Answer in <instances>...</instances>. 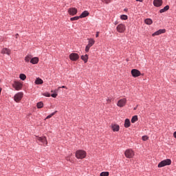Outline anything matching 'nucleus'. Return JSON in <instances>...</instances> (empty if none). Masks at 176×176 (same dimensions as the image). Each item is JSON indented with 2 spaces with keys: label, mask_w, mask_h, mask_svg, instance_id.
<instances>
[{
  "label": "nucleus",
  "mask_w": 176,
  "mask_h": 176,
  "mask_svg": "<svg viewBox=\"0 0 176 176\" xmlns=\"http://www.w3.org/2000/svg\"><path fill=\"white\" fill-rule=\"evenodd\" d=\"M75 156L78 160H82L86 157L87 153L84 150H78L75 153Z\"/></svg>",
  "instance_id": "1"
},
{
  "label": "nucleus",
  "mask_w": 176,
  "mask_h": 176,
  "mask_svg": "<svg viewBox=\"0 0 176 176\" xmlns=\"http://www.w3.org/2000/svg\"><path fill=\"white\" fill-rule=\"evenodd\" d=\"M124 156L127 159H133L134 157V151L131 148L125 150Z\"/></svg>",
  "instance_id": "2"
},
{
  "label": "nucleus",
  "mask_w": 176,
  "mask_h": 176,
  "mask_svg": "<svg viewBox=\"0 0 176 176\" xmlns=\"http://www.w3.org/2000/svg\"><path fill=\"white\" fill-rule=\"evenodd\" d=\"M36 141H37L38 143H42L43 144L47 146V140L46 136H43V137L36 136Z\"/></svg>",
  "instance_id": "3"
},
{
  "label": "nucleus",
  "mask_w": 176,
  "mask_h": 176,
  "mask_svg": "<svg viewBox=\"0 0 176 176\" xmlns=\"http://www.w3.org/2000/svg\"><path fill=\"white\" fill-rule=\"evenodd\" d=\"M170 164H171V160L166 159L159 163L158 168H163L166 166H170Z\"/></svg>",
  "instance_id": "4"
},
{
  "label": "nucleus",
  "mask_w": 176,
  "mask_h": 176,
  "mask_svg": "<svg viewBox=\"0 0 176 176\" xmlns=\"http://www.w3.org/2000/svg\"><path fill=\"white\" fill-rule=\"evenodd\" d=\"M87 41H89V44H87V47H85V52H89V49L94 46V43H96V41H94V38H87Z\"/></svg>",
  "instance_id": "5"
},
{
  "label": "nucleus",
  "mask_w": 176,
  "mask_h": 176,
  "mask_svg": "<svg viewBox=\"0 0 176 176\" xmlns=\"http://www.w3.org/2000/svg\"><path fill=\"white\" fill-rule=\"evenodd\" d=\"M12 87L15 89L16 91L21 90L23 87V84L19 81H14L12 84Z\"/></svg>",
  "instance_id": "6"
},
{
  "label": "nucleus",
  "mask_w": 176,
  "mask_h": 176,
  "mask_svg": "<svg viewBox=\"0 0 176 176\" xmlns=\"http://www.w3.org/2000/svg\"><path fill=\"white\" fill-rule=\"evenodd\" d=\"M116 30L119 33H124V32L126 31V25L122 23L119 24L117 25Z\"/></svg>",
  "instance_id": "7"
},
{
  "label": "nucleus",
  "mask_w": 176,
  "mask_h": 176,
  "mask_svg": "<svg viewBox=\"0 0 176 176\" xmlns=\"http://www.w3.org/2000/svg\"><path fill=\"white\" fill-rule=\"evenodd\" d=\"M23 98V92H18L14 96V101L16 102H19L22 100Z\"/></svg>",
  "instance_id": "8"
},
{
  "label": "nucleus",
  "mask_w": 176,
  "mask_h": 176,
  "mask_svg": "<svg viewBox=\"0 0 176 176\" xmlns=\"http://www.w3.org/2000/svg\"><path fill=\"white\" fill-rule=\"evenodd\" d=\"M126 104V99L122 98L118 100V102H117V106L119 107L120 108H122L124 107Z\"/></svg>",
  "instance_id": "9"
},
{
  "label": "nucleus",
  "mask_w": 176,
  "mask_h": 176,
  "mask_svg": "<svg viewBox=\"0 0 176 176\" xmlns=\"http://www.w3.org/2000/svg\"><path fill=\"white\" fill-rule=\"evenodd\" d=\"M69 59L72 61H76L79 59V55L78 53H72L69 55Z\"/></svg>",
  "instance_id": "10"
},
{
  "label": "nucleus",
  "mask_w": 176,
  "mask_h": 176,
  "mask_svg": "<svg viewBox=\"0 0 176 176\" xmlns=\"http://www.w3.org/2000/svg\"><path fill=\"white\" fill-rule=\"evenodd\" d=\"M131 74H132V76H133L134 78H137L141 76L140 71H139L137 69H133L131 70Z\"/></svg>",
  "instance_id": "11"
},
{
  "label": "nucleus",
  "mask_w": 176,
  "mask_h": 176,
  "mask_svg": "<svg viewBox=\"0 0 176 176\" xmlns=\"http://www.w3.org/2000/svg\"><path fill=\"white\" fill-rule=\"evenodd\" d=\"M153 5H154V6L159 8V7L162 6V5H163V1L162 0H154Z\"/></svg>",
  "instance_id": "12"
},
{
  "label": "nucleus",
  "mask_w": 176,
  "mask_h": 176,
  "mask_svg": "<svg viewBox=\"0 0 176 176\" xmlns=\"http://www.w3.org/2000/svg\"><path fill=\"white\" fill-rule=\"evenodd\" d=\"M68 12L69 15L74 16L77 14V9L74 8H69Z\"/></svg>",
  "instance_id": "13"
},
{
  "label": "nucleus",
  "mask_w": 176,
  "mask_h": 176,
  "mask_svg": "<svg viewBox=\"0 0 176 176\" xmlns=\"http://www.w3.org/2000/svg\"><path fill=\"white\" fill-rule=\"evenodd\" d=\"M165 32H166V30L165 29H164V30H159L158 31L155 32L153 34H152V36H158V35H160V34H164Z\"/></svg>",
  "instance_id": "14"
},
{
  "label": "nucleus",
  "mask_w": 176,
  "mask_h": 176,
  "mask_svg": "<svg viewBox=\"0 0 176 176\" xmlns=\"http://www.w3.org/2000/svg\"><path fill=\"white\" fill-rule=\"evenodd\" d=\"M39 62V58L38 57H34L30 60V63L32 65H36L38 64Z\"/></svg>",
  "instance_id": "15"
},
{
  "label": "nucleus",
  "mask_w": 176,
  "mask_h": 176,
  "mask_svg": "<svg viewBox=\"0 0 176 176\" xmlns=\"http://www.w3.org/2000/svg\"><path fill=\"white\" fill-rule=\"evenodd\" d=\"M120 129V126H119V125L117 124H112L111 125V129L112 131H113L114 132L116 131H119V129Z\"/></svg>",
  "instance_id": "16"
},
{
  "label": "nucleus",
  "mask_w": 176,
  "mask_h": 176,
  "mask_svg": "<svg viewBox=\"0 0 176 176\" xmlns=\"http://www.w3.org/2000/svg\"><path fill=\"white\" fill-rule=\"evenodd\" d=\"M124 126L125 129H128L129 126H131V121H129V119H125Z\"/></svg>",
  "instance_id": "17"
},
{
  "label": "nucleus",
  "mask_w": 176,
  "mask_h": 176,
  "mask_svg": "<svg viewBox=\"0 0 176 176\" xmlns=\"http://www.w3.org/2000/svg\"><path fill=\"white\" fill-rule=\"evenodd\" d=\"M1 53H2V54H8L10 55V50H8V48H3L2 50V51H1Z\"/></svg>",
  "instance_id": "18"
},
{
  "label": "nucleus",
  "mask_w": 176,
  "mask_h": 176,
  "mask_svg": "<svg viewBox=\"0 0 176 176\" xmlns=\"http://www.w3.org/2000/svg\"><path fill=\"white\" fill-rule=\"evenodd\" d=\"M35 84L37 85H42V84H43V80H42L41 78H36Z\"/></svg>",
  "instance_id": "19"
},
{
  "label": "nucleus",
  "mask_w": 176,
  "mask_h": 176,
  "mask_svg": "<svg viewBox=\"0 0 176 176\" xmlns=\"http://www.w3.org/2000/svg\"><path fill=\"white\" fill-rule=\"evenodd\" d=\"M89 13L87 11H85L82 12L81 15L79 16V17H80L81 19L87 17V16H89Z\"/></svg>",
  "instance_id": "20"
},
{
  "label": "nucleus",
  "mask_w": 176,
  "mask_h": 176,
  "mask_svg": "<svg viewBox=\"0 0 176 176\" xmlns=\"http://www.w3.org/2000/svg\"><path fill=\"white\" fill-rule=\"evenodd\" d=\"M168 10H170V6H166L164 7V8L160 10V13L166 12L168 11Z\"/></svg>",
  "instance_id": "21"
},
{
  "label": "nucleus",
  "mask_w": 176,
  "mask_h": 176,
  "mask_svg": "<svg viewBox=\"0 0 176 176\" xmlns=\"http://www.w3.org/2000/svg\"><path fill=\"white\" fill-rule=\"evenodd\" d=\"M81 59L85 62V63H87V60L89 59V56L87 54L82 55L81 56Z\"/></svg>",
  "instance_id": "22"
},
{
  "label": "nucleus",
  "mask_w": 176,
  "mask_h": 176,
  "mask_svg": "<svg viewBox=\"0 0 176 176\" xmlns=\"http://www.w3.org/2000/svg\"><path fill=\"white\" fill-rule=\"evenodd\" d=\"M58 92V89H56L54 91H52V93H53L50 96L52 98H56L57 97V93Z\"/></svg>",
  "instance_id": "23"
},
{
  "label": "nucleus",
  "mask_w": 176,
  "mask_h": 176,
  "mask_svg": "<svg viewBox=\"0 0 176 176\" xmlns=\"http://www.w3.org/2000/svg\"><path fill=\"white\" fill-rule=\"evenodd\" d=\"M32 59V55H28L25 58V62L29 63Z\"/></svg>",
  "instance_id": "24"
},
{
  "label": "nucleus",
  "mask_w": 176,
  "mask_h": 176,
  "mask_svg": "<svg viewBox=\"0 0 176 176\" xmlns=\"http://www.w3.org/2000/svg\"><path fill=\"white\" fill-rule=\"evenodd\" d=\"M144 23L151 25V24H153V20H151V19H146V20H144Z\"/></svg>",
  "instance_id": "25"
},
{
  "label": "nucleus",
  "mask_w": 176,
  "mask_h": 176,
  "mask_svg": "<svg viewBox=\"0 0 176 176\" xmlns=\"http://www.w3.org/2000/svg\"><path fill=\"white\" fill-rule=\"evenodd\" d=\"M137 121H138V116H134L132 117L131 123H135Z\"/></svg>",
  "instance_id": "26"
},
{
  "label": "nucleus",
  "mask_w": 176,
  "mask_h": 176,
  "mask_svg": "<svg viewBox=\"0 0 176 176\" xmlns=\"http://www.w3.org/2000/svg\"><path fill=\"white\" fill-rule=\"evenodd\" d=\"M19 78L21 80H26L27 77H26L25 74H20Z\"/></svg>",
  "instance_id": "27"
},
{
  "label": "nucleus",
  "mask_w": 176,
  "mask_h": 176,
  "mask_svg": "<svg viewBox=\"0 0 176 176\" xmlns=\"http://www.w3.org/2000/svg\"><path fill=\"white\" fill-rule=\"evenodd\" d=\"M43 107V102H39L37 103V108L42 109Z\"/></svg>",
  "instance_id": "28"
},
{
  "label": "nucleus",
  "mask_w": 176,
  "mask_h": 176,
  "mask_svg": "<svg viewBox=\"0 0 176 176\" xmlns=\"http://www.w3.org/2000/svg\"><path fill=\"white\" fill-rule=\"evenodd\" d=\"M79 19H81V17L80 16L72 17V18H70V21H78Z\"/></svg>",
  "instance_id": "29"
},
{
  "label": "nucleus",
  "mask_w": 176,
  "mask_h": 176,
  "mask_svg": "<svg viewBox=\"0 0 176 176\" xmlns=\"http://www.w3.org/2000/svg\"><path fill=\"white\" fill-rule=\"evenodd\" d=\"M109 173L108 171L106 172H102L101 174H100V176H109Z\"/></svg>",
  "instance_id": "30"
},
{
  "label": "nucleus",
  "mask_w": 176,
  "mask_h": 176,
  "mask_svg": "<svg viewBox=\"0 0 176 176\" xmlns=\"http://www.w3.org/2000/svg\"><path fill=\"white\" fill-rule=\"evenodd\" d=\"M120 19H121L122 20L126 21V19H128V16H127V15L122 14V15H121Z\"/></svg>",
  "instance_id": "31"
},
{
  "label": "nucleus",
  "mask_w": 176,
  "mask_h": 176,
  "mask_svg": "<svg viewBox=\"0 0 176 176\" xmlns=\"http://www.w3.org/2000/svg\"><path fill=\"white\" fill-rule=\"evenodd\" d=\"M56 111L53 112L52 114H50L47 116V118H45V119H50V118H52V116H54L56 114Z\"/></svg>",
  "instance_id": "32"
},
{
  "label": "nucleus",
  "mask_w": 176,
  "mask_h": 176,
  "mask_svg": "<svg viewBox=\"0 0 176 176\" xmlns=\"http://www.w3.org/2000/svg\"><path fill=\"white\" fill-rule=\"evenodd\" d=\"M142 141H147L148 140V137L147 135H144L142 138Z\"/></svg>",
  "instance_id": "33"
},
{
  "label": "nucleus",
  "mask_w": 176,
  "mask_h": 176,
  "mask_svg": "<svg viewBox=\"0 0 176 176\" xmlns=\"http://www.w3.org/2000/svg\"><path fill=\"white\" fill-rule=\"evenodd\" d=\"M102 3H106L107 4L111 3V0H102Z\"/></svg>",
  "instance_id": "34"
},
{
  "label": "nucleus",
  "mask_w": 176,
  "mask_h": 176,
  "mask_svg": "<svg viewBox=\"0 0 176 176\" xmlns=\"http://www.w3.org/2000/svg\"><path fill=\"white\" fill-rule=\"evenodd\" d=\"M44 96H45V97H47V98H50V94L49 93H45V94H44Z\"/></svg>",
  "instance_id": "35"
},
{
  "label": "nucleus",
  "mask_w": 176,
  "mask_h": 176,
  "mask_svg": "<svg viewBox=\"0 0 176 176\" xmlns=\"http://www.w3.org/2000/svg\"><path fill=\"white\" fill-rule=\"evenodd\" d=\"M67 89L66 86H62V87H58V89Z\"/></svg>",
  "instance_id": "36"
},
{
  "label": "nucleus",
  "mask_w": 176,
  "mask_h": 176,
  "mask_svg": "<svg viewBox=\"0 0 176 176\" xmlns=\"http://www.w3.org/2000/svg\"><path fill=\"white\" fill-rule=\"evenodd\" d=\"M98 36H99V32H96V38H98Z\"/></svg>",
  "instance_id": "37"
},
{
  "label": "nucleus",
  "mask_w": 176,
  "mask_h": 176,
  "mask_svg": "<svg viewBox=\"0 0 176 176\" xmlns=\"http://www.w3.org/2000/svg\"><path fill=\"white\" fill-rule=\"evenodd\" d=\"M173 136H174V138L176 139V131H175V132H174V133H173Z\"/></svg>",
  "instance_id": "38"
},
{
  "label": "nucleus",
  "mask_w": 176,
  "mask_h": 176,
  "mask_svg": "<svg viewBox=\"0 0 176 176\" xmlns=\"http://www.w3.org/2000/svg\"><path fill=\"white\" fill-rule=\"evenodd\" d=\"M144 0H136L137 2H143Z\"/></svg>",
  "instance_id": "39"
},
{
  "label": "nucleus",
  "mask_w": 176,
  "mask_h": 176,
  "mask_svg": "<svg viewBox=\"0 0 176 176\" xmlns=\"http://www.w3.org/2000/svg\"><path fill=\"white\" fill-rule=\"evenodd\" d=\"M111 102V99H107V102L110 103Z\"/></svg>",
  "instance_id": "40"
},
{
  "label": "nucleus",
  "mask_w": 176,
  "mask_h": 176,
  "mask_svg": "<svg viewBox=\"0 0 176 176\" xmlns=\"http://www.w3.org/2000/svg\"><path fill=\"white\" fill-rule=\"evenodd\" d=\"M2 89L0 87V94H1Z\"/></svg>",
  "instance_id": "41"
},
{
  "label": "nucleus",
  "mask_w": 176,
  "mask_h": 176,
  "mask_svg": "<svg viewBox=\"0 0 176 176\" xmlns=\"http://www.w3.org/2000/svg\"><path fill=\"white\" fill-rule=\"evenodd\" d=\"M67 160H69V157H67Z\"/></svg>",
  "instance_id": "42"
},
{
  "label": "nucleus",
  "mask_w": 176,
  "mask_h": 176,
  "mask_svg": "<svg viewBox=\"0 0 176 176\" xmlns=\"http://www.w3.org/2000/svg\"><path fill=\"white\" fill-rule=\"evenodd\" d=\"M136 109H137V107H135V108H134V110H136Z\"/></svg>",
  "instance_id": "43"
}]
</instances>
